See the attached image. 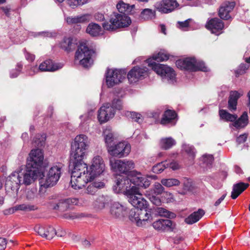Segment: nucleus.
Returning <instances> with one entry per match:
<instances>
[{
    "mask_svg": "<svg viewBox=\"0 0 250 250\" xmlns=\"http://www.w3.org/2000/svg\"><path fill=\"white\" fill-rule=\"evenodd\" d=\"M113 189L116 193L123 192L132 206L143 207L146 205V200L143 197L139 188L134 186H131L129 178L126 176L119 175Z\"/></svg>",
    "mask_w": 250,
    "mask_h": 250,
    "instance_id": "nucleus-1",
    "label": "nucleus"
},
{
    "mask_svg": "<svg viewBox=\"0 0 250 250\" xmlns=\"http://www.w3.org/2000/svg\"><path fill=\"white\" fill-rule=\"evenodd\" d=\"M83 159H71L70 167L71 169L70 184L74 189L82 188L88 182L93 180L87 165L83 161Z\"/></svg>",
    "mask_w": 250,
    "mask_h": 250,
    "instance_id": "nucleus-2",
    "label": "nucleus"
},
{
    "mask_svg": "<svg viewBox=\"0 0 250 250\" xmlns=\"http://www.w3.org/2000/svg\"><path fill=\"white\" fill-rule=\"evenodd\" d=\"M122 108V103L119 98H114L111 105L106 104L103 105L98 111V118L101 123H105L112 118L115 115V110Z\"/></svg>",
    "mask_w": 250,
    "mask_h": 250,
    "instance_id": "nucleus-3",
    "label": "nucleus"
},
{
    "mask_svg": "<svg viewBox=\"0 0 250 250\" xmlns=\"http://www.w3.org/2000/svg\"><path fill=\"white\" fill-rule=\"evenodd\" d=\"M122 108V103L119 98H114L111 105L106 104L103 105L98 111V118L101 123H105L112 118L115 115V110Z\"/></svg>",
    "mask_w": 250,
    "mask_h": 250,
    "instance_id": "nucleus-4",
    "label": "nucleus"
},
{
    "mask_svg": "<svg viewBox=\"0 0 250 250\" xmlns=\"http://www.w3.org/2000/svg\"><path fill=\"white\" fill-rule=\"evenodd\" d=\"M131 23V20L125 14L113 13L111 15L109 22L103 23V27L105 30L113 31L118 28L128 26Z\"/></svg>",
    "mask_w": 250,
    "mask_h": 250,
    "instance_id": "nucleus-5",
    "label": "nucleus"
},
{
    "mask_svg": "<svg viewBox=\"0 0 250 250\" xmlns=\"http://www.w3.org/2000/svg\"><path fill=\"white\" fill-rule=\"evenodd\" d=\"M89 146L86 136L77 135L71 144V156L72 159H83Z\"/></svg>",
    "mask_w": 250,
    "mask_h": 250,
    "instance_id": "nucleus-6",
    "label": "nucleus"
},
{
    "mask_svg": "<svg viewBox=\"0 0 250 250\" xmlns=\"http://www.w3.org/2000/svg\"><path fill=\"white\" fill-rule=\"evenodd\" d=\"M146 205L143 207L133 206L135 208L131 209L129 212V219L136 223L138 227H143L147 223L150 222L151 215L149 213L146 208L147 207V202L146 200Z\"/></svg>",
    "mask_w": 250,
    "mask_h": 250,
    "instance_id": "nucleus-7",
    "label": "nucleus"
},
{
    "mask_svg": "<svg viewBox=\"0 0 250 250\" xmlns=\"http://www.w3.org/2000/svg\"><path fill=\"white\" fill-rule=\"evenodd\" d=\"M93 51L85 43H80L75 53V62L78 61L80 65L85 68L90 67L93 63L91 56Z\"/></svg>",
    "mask_w": 250,
    "mask_h": 250,
    "instance_id": "nucleus-8",
    "label": "nucleus"
},
{
    "mask_svg": "<svg viewBox=\"0 0 250 250\" xmlns=\"http://www.w3.org/2000/svg\"><path fill=\"white\" fill-rule=\"evenodd\" d=\"M62 168V164L60 163L52 167L47 172L46 177L40 179L41 187L46 188L56 185L60 178Z\"/></svg>",
    "mask_w": 250,
    "mask_h": 250,
    "instance_id": "nucleus-9",
    "label": "nucleus"
},
{
    "mask_svg": "<svg viewBox=\"0 0 250 250\" xmlns=\"http://www.w3.org/2000/svg\"><path fill=\"white\" fill-rule=\"evenodd\" d=\"M148 65L158 75L162 80L167 81L169 83H173L175 81V73L170 67L167 65L157 63L155 62H150L148 60Z\"/></svg>",
    "mask_w": 250,
    "mask_h": 250,
    "instance_id": "nucleus-10",
    "label": "nucleus"
},
{
    "mask_svg": "<svg viewBox=\"0 0 250 250\" xmlns=\"http://www.w3.org/2000/svg\"><path fill=\"white\" fill-rule=\"evenodd\" d=\"M88 202L87 197H81L79 199L76 198H68L59 200L58 202H52L50 204V207L53 209L63 211L69 208V205L70 204L83 205H86Z\"/></svg>",
    "mask_w": 250,
    "mask_h": 250,
    "instance_id": "nucleus-11",
    "label": "nucleus"
},
{
    "mask_svg": "<svg viewBox=\"0 0 250 250\" xmlns=\"http://www.w3.org/2000/svg\"><path fill=\"white\" fill-rule=\"evenodd\" d=\"M176 65L181 69H185L191 71L201 70L206 72L208 68L202 62H197L193 58H186L185 60H179L176 61Z\"/></svg>",
    "mask_w": 250,
    "mask_h": 250,
    "instance_id": "nucleus-12",
    "label": "nucleus"
},
{
    "mask_svg": "<svg viewBox=\"0 0 250 250\" xmlns=\"http://www.w3.org/2000/svg\"><path fill=\"white\" fill-rule=\"evenodd\" d=\"M131 150L130 144L126 142H119L117 144H113L109 146L107 148L108 153L113 156L118 158H122L127 156Z\"/></svg>",
    "mask_w": 250,
    "mask_h": 250,
    "instance_id": "nucleus-13",
    "label": "nucleus"
},
{
    "mask_svg": "<svg viewBox=\"0 0 250 250\" xmlns=\"http://www.w3.org/2000/svg\"><path fill=\"white\" fill-rule=\"evenodd\" d=\"M110 166L113 171L125 174L134 168V163L131 160L110 159Z\"/></svg>",
    "mask_w": 250,
    "mask_h": 250,
    "instance_id": "nucleus-14",
    "label": "nucleus"
},
{
    "mask_svg": "<svg viewBox=\"0 0 250 250\" xmlns=\"http://www.w3.org/2000/svg\"><path fill=\"white\" fill-rule=\"evenodd\" d=\"M126 73L122 69H107L106 73V83L108 87H113L115 84L122 82L125 79Z\"/></svg>",
    "mask_w": 250,
    "mask_h": 250,
    "instance_id": "nucleus-15",
    "label": "nucleus"
},
{
    "mask_svg": "<svg viewBox=\"0 0 250 250\" xmlns=\"http://www.w3.org/2000/svg\"><path fill=\"white\" fill-rule=\"evenodd\" d=\"M43 160L44 156L41 149H33L29 154V159L27 161V166L28 167L39 170L43 164Z\"/></svg>",
    "mask_w": 250,
    "mask_h": 250,
    "instance_id": "nucleus-16",
    "label": "nucleus"
},
{
    "mask_svg": "<svg viewBox=\"0 0 250 250\" xmlns=\"http://www.w3.org/2000/svg\"><path fill=\"white\" fill-rule=\"evenodd\" d=\"M20 174L21 181V184L26 186L30 185L36 179L40 174L39 170L34 169L32 167H28L26 166V168L23 171L19 172Z\"/></svg>",
    "mask_w": 250,
    "mask_h": 250,
    "instance_id": "nucleus-17",
    "label": "nucleus"
},
{
    "mask_svg": "<svg viewBox=\"0 0 250 250\" xmlns=\"http://www.w3.org/2000/svg\"><path fill=\"white\" fill-rule=\"evenodd\" d=\"M89 169L91 174L93 176V179L104 171L105 164L101 156H96L93 158Z\"/></svg>",
    "mask_w": 250,
    "mask_h": 250,
    "instance_id": "nucleus-18",
    "label": "nucleus"
},
{
    "mask_svg": "<svg viewBox=\"0 0 250 250\" xmlns=\"http://www.w3.org/2000/svg\"><path fill=\"white\" fill-rule=\"evenodd\" d=\"M147 75V68L135 66L128 73L127 78L130 83H133L144 78Z\"/></svg>",
    "mask_w": 250,
    "mask_h": 250,
    "instance_id": "nucleus-19",
    "label": "nucleus"
},
{
    "mask_svg": "<svg viewBox=\"0 0 250 250\" xmlns=\"http://www.w3.org/2000/svg\"><path fill=\"white\" fill-rule=\"evenodd\" d=\"M153 228L160 231H174L176 229V224L168 219H159L153 222Z\"/></svg>",
    "mask_w": 250,
    "mask_h": 250,
    "instance_id": "nucleus-20",
    "label": "nucleus"
},
{
    "mask_svg": "<svg viewBox=\"0 0 250 250\" xmlns=\"http://www.w3.org/2000/svg\"><path fill=\"white\" fill-rule=\"evenodd\" d=\"M178 5L176 0H162L157 2L155 6L159 11L163 13H168L175 10Z\"/></svg>",
    "mask_w": 250,
    "mask_h": 250,
    "instance_id": "nucleus-21",
    "label": "nucleus"
},
{
    "mask_svg": "<svg viewBox=\"0 0 250 250\" xmlns=\"http://www.w3.org/2000/svg\"><path fill=\"white\" fill-rule=\"evenodd\" d=\"M21 178L20 174L18 171H15L12 173L6 180V188L13 191L18 190L20 186L21 185Z\"/></svg>",
    "mask_w": 250,
    "mask_h": 250,
    "instance_id": "nucleus-22",
    "label": "nucleus"
},
{
    "mask_svg": "<svg viewBox=\"0 0 250 250\" xmlns=\"http://www.w3.org/2000/svg\"><path fill=\"white\" fill-rule=\"evenodd\" d=\"M34 230L40 236L47 239H52L56 233L54 228L49 226L37 225L35 227Z\"/></svg>",
    "mask_w": 250,
    "mask_h": 250,
    "instance_id": "nucleus-23",
    "label": "nucleus"
},
{
    "mask_svg": "<svg viewBox=\"0 0 250 250\" xmlns=\"http://www.w3.org/2000/svg\"><path fill=\"white\" fill-rule=\"evenodd\" d=\"M206 27L210 30L212 33L219 35L223 29L224 24L221 20L218 18L210 19L206 24Z\"/></svg>",
    "mask_w": 250,
    "mask_h": 250,
    "instance_id": "nucleus-24",
    "label": "nucleus"
},
{
    "mask_svg": "<svg viewBox=\"0 0 250 250\" xmlns=\"http://www.w3.org/2000/svg\"><path fill=\"white\" fill-rule=\"evenodd\" d=\"M235 5L234 1H226L220 6L219 16L222 19L228 20L230 18L229 13L231 11Z\"/></svg>",
    "mask_w": 250,
    "mask_h": 250,
    "instance_id": "nucleus-25",
    "label": "nucleus"
},
{
    "mask_svg": "<svg viewBox=\"0 0 250 250\" xmlns=\"http://www.w3.org/2000/svg\"><path fill=\"white\" fill-rule=\"evenodd\" d=\"M130 181V185L133 184L134 186H138L146 188L150 185V181L146 176H143L140 173H138L135 176H132L129 178Z\"/></svg>",
    "mask_w": 250,
    "mask_h": 250,
    "instance_id": "nucleus-26",
    "label": "nucleus"
},
{
    "mask_svg": "<svg viewBox=\"0 0 250 250\" xmlns=\"http://www.w3.org/2000/svg\"><path fill=\"white\" fill-rule=\"evenodd\" d=\"M62 64L54 63L51 60H47L41 63L39 69L41 71H54L62 67Z\"/></svg>",
    "mask_w": 250,
    "mask_h": 250,
    "instance_id": "nucleus-27",
    "label": "nucleus"
},
{
    "mask_svg": "<svg viewBox=\"0 0 250 250\" xmlns=\"http://www.w3.org/2000/svg\"><path fill=\"white\" fill-rule=\"evenodd\" d=\"M249 123V117L247 112L244 111L242 115L236 119L231 124H229V127H234L236 129L244 128Z\"/></svg>",
    "mask_w": 250,
    "mask_h": 250,
    "instance_id": "nucleus-28",
    "label": "nucleus"
},
{
    "mask_svg": "<svg viewBox=\"0 0 250 250\" xmlns=\"http://www.w3.org/2000/svg\"><path fill=\"white\" fill-rule=\"evenodd\" d=\"M126 212V208L118 202L113 203L110 208V214L115 218H121Z\"/></svg>",
    "mask_w": 250,
    "mask_h": 250,
    "instance_id": "nucleus-29",
    "label": "nucleus"
},
{
    "mask_svg": "<svg viewBox=\"0 0 250 250\" xmlns=\"http://www.w3.org/2000/svg\"><path fill=\"white\" fill-rule=\"evenodd\" d=\"M109 201V198L108 196L103 195H100L94 200L92 203V206L97 211L102 210L105 208L106 205H108Z\"/></svg>",
    "mask_w": 250,
    "mask_h": 250,
    "instance_id": "nucleus-30",
    "label": "nucleus"
},
{
    "mask_svg": "<svg viewBox=\"0 0 250 250\" xmlns=\"http://www.w3.org/2000/svg\"><path fill=\"white\" fill-rule=\"evenodd\" d=\"M176 117L177 114L174 111L168 109L164 113L161 123L162 125L170 124L172 125H175L176 122Z\"/></svg>",
    "mask_w": 250,
    "mask_h": 250,
    "instance_id": "nucleus-31",
    "label": "nucleus"
},
{
    "mask_svg": "<svg viewBox=\"0 0 250 250\" xmlns=\"http://www.w3.org/2000/svg\"><path fill=\"white\" fill-rule=\"evenodd\" d=\"M242 95L236 91H232L230 92L228 101V109L231 112L237 109V101Z\"/></svg>",
    "mask_w": 250,
    "mask_h": 250,
    "instance_id": "nucleus-32",
    "label": "nucleus"
},
{
    "mask_svg": "<svg viewBox=\"0 0 250 250\" xmlns=\"http://www.w3.org/2000/svg\"><path fill=\"white\" fill-rule=\"evenodd\" d=\"M249 186L248 183L240 182L233 185L231 191V197L235 199L237 197L244 191Z\"/></svg>",
    "mask_w": 250,
    "mask_h": 250,
    "instance_id": "nucleus-33",
    "label": "nucleus"
},
{
    "mask_svg": "<svg viewBox=\"0 0 250 250\" xmlns=\"http://www.w3.org/2000/svg\"><path fill=\"white\" fill-rule=\"evenodd\" d=\"M205 211L202 209H199L197 211H194L188 217H187L185 221L189 225H192L198 222L205 214Z\"/></svg>",
    "mask_w": 250,
    "mask_h": 250,
    "instance_id": "nucleus-34",
    "label": "nucleus"
},
{
    "mask_svg": "<svg viewBox=\"0 0 250 250\" xmlns=\"http://www.w3.org/2000/svg\"><path fill=\"white\" fill-rule=\"evenodd\" d=\"M86 32L92 37H97L102 34V28L97 23H89L86 30Z\"/></svg>",
    "mask_w": 250,
    "mask_h": 250,
    "instance_id": "nucleus-35",
    "label": "nucleus"
},
{
    "mask_svg": "<svg viewBox=\"0 0 250 250\" xmlns=\"http://www.w3.org/2000/svg\"><path fill=\"white\" fill-rule=\"evenodd\" d=\"M76 46V44L73 42L71 38H64L60 43V47L67 52L73 50Z\"/></svg>",
    "mask_w": 250,
    "mask_h": 250,
    "instance_id": "nucleus-36",
    "label": "nucleus"
},
{
    "mask_svg": "<svg viewBox=\"0 0 250 250\" xmlns=\"http://www.w3.org/2000/svg\"><path fill=\"white\" fill-rule=\"evenodd\" d=\"M176 144V141L171 137L164 138L161 139L160 146L164 149L167 150Z\"/></svg>",
    "mask_w": 250,
    "mask_h": 250,
    "instance_id": "nucleus-37",
    "label": "nucleus"
},
{
    "mask_svg": "<svg viewBox=\"0 0 250 250\" xmlns=\"http://www.w3.org/2000/svg\"><path fill=\"white\" fill-rule=\"evenodd\" d=\"M219 115L221 119L224 120L227 122H231L232 123L238 118L236 114H230L227 110L224 109H221L219 110Z\"/></svg>",
    "mask_w": 250,
    "mask_h": 250,
    "instance_id": "nucleus-38",
    "label": "nucleus"
},
{
    "mask_svg": "<svg viewBox=\"0 0 250 250\" xmlns=\"http://www.w3.org/2000/svg\"><path fill=\"white\" fill-rule=\"evenodd\" d=\"M103 133L104 135L105 143L106 145L107 148H108L109 146H111L114 144L113 143L114 139L113 134L112 131L108 128H106L104 131Z\"/></svg>",
    "mask_w": 250,
    "mask_h": 250,
    "instance_id": "nucleus-39",
    "label": "nucleus"
},
{
    "mask_svg": "<svg viewBox=\"0 0 250 250\" xmlns=\"http://www.w3.org/2000/svg\"><path fill=\"white\" fill-rule=\"evenodd\" d=\"M125 115L126 117L131 119L138 123L142 122L143 118L141 114L133 111H126Z\"/></svg>",
    "mask_w": 250,
    "mask_h": 250,
    "instance_id": "nucleus-40",
    "label": "nucleus"
},
{
    "mask_svg": "<svg viewBox=\"0 0 250 250\" xmlns=\"http://www.w3.org/2000/svg\"><path fill=\"white\" fill-rule=\"evenodd\" d=\"M156 212L161 216L166 217L170 219L174 218L176 217V214L174 213L163 208H158L156 209Z\"/></svg>",
    "mask_w": 250,
    "mask_h": 250,
    "instance_id": "nucleus-41",
    "label": "nucleus"
},
{
    "mask_svg": "<svg viewBox=\"0 0 250 250\" xmlns=\"http://www.w3.org/2000/svg\"><path fill=\"white\" fill-rule=\"evenodd\" d=\"M140 16L145 20L152 19L155 16V11L151 9L146 8L141 12Z\"/></svg>",
    "mask_w": 250,
    "mask_h": 250,
    "instance_id": "nucleus-42",
    "label": "nucleus"
},
{
    "mask_svg": "<svg viewBox=\"0 0 250 250\" xmlns=\"http://www.w3.org/2000/svg\"><path fill=\"white\" fill-rule=\"evenodd\" d=\"M162 184L167 187H171L172 186H178L180 182L175 178L163 179L161 180Z\"/></svg>",
    "mask_w": 250,
    "mask_h": 250,
    "instance_id": "nucleus-43",
    "label": "nucleus"
},
{
    "mask_svg": "<svg viewBox=\"0 0 250 250\" xmlns=\"http://www.w3.org/2000/svg\"><path fill=\"white\" fill-rule=\"evenodd\" d=\"M167 161L159 163L152 167V170L154 173H160L162 172L165 168L168 167V164L166 163Z\"/></svg>",
    "mask_w": 250,
    "mask_h": 250,
    "instance_id": "nucleus-44",
    "label": "nucleus"
},
{
    "mask_svg": "<svg viewBox=\"0 0 250 250\" xmlns=\"http://www.w3.org/2000/svg\"><path fill=\"white\" fill-rule=\"evenodd\" d=\"M46 140V136L44 134H37L33 140L35 145L40 147L42 146Z\"/></svg>",
    "mask_w": 250,
    "mask_h": 250,
    "instance_id": "nucleus-45",
    "label": "nucleus"
},
{
    "mask_svg": "<svg viewBox=\"0 0 250 250\" xmlns=\"http://www.w3.org/2000/svg\"><path fill=\"white\" fill-rule=\"evenodd\" d=\"M183 149L187 153V154L193 159L195 156V151L194 147L189 145H183Z\"/></svg>",
    "mask_w": 250,
    "mask_h": 250,
    "instance_id": "nucleus-46",
    "label": "nucleus"
},
{
    "mask_svg": "<svg viewBox=\"0 0 250 250\" xmlns=\"http://www.w3.org/2000/svg\"><path fill=\"white\" fill-rule=\"evenodd\" d=\"M168 58L169 57L167 54L161 52H159L157 54L153 55L152 57L153 59L157 62L167 61L168 59Z\"/></svg>",
    "mask_w": 250,
    "mask_h": 250,
    "instance_id": "nucleus-47",
    "label": "nucleus"
},
{
    "mask_svg": "<svg viewBox=\"0 0 250 250\" xmlns=\"http://www.w3.org/2000/svg\"><path fill=\"white\" fill-rule=\"evenodd\" d=\"M22 67V65L21 63H18L17 65V68L12 69L10 72V76L11 78H15L18 77L21 73V70Z\"/></svg>",
    "mask_w": 250,
    "mask_h": 250,
    "instance_id": "nucleus-48",
    "label": "nucleus"
},
{
    "mask_svg": "<svg viewBox=\"0 0 250 250\" xmlns=\"http://www.w3.org/2000/svg\"><path fill=\"white\" fill-rule=\"evenodd\" d=\"M116 7L120 13V14H125V13L128 10L129 5L121 1L117 4Z\"/></svg>",
    "mask_w": 250,
    "mask_h": 250,
    "instance_id": "nucleus-49",
    "label": "nucleus"
},
{
    "mask_svg": "<svg viewBox=\"0 0 250 250\" xmlns=\"http://www.w3.org/2000/svg\"><path fill=\"white\" fill-rule=\"evenodd\" d=\"M191 21V19H188L184 21H178L177 26L182 30H187L189 26V22Z\"/></svg>",
    "mask_w": 250,
    "mask_h": 250,
    "instance_id": "nucleus-50",
    "label": "nucleus"
},
{
    "mask_svg": "<svg viewBox=\"0 0 250 250\" xmlns=\"http://www.w3.org/2000/svg\"><path fill=\"white\" fill-rule=\"evenodd\" d=\"M92 19V16L89 14H85L78 16V23L88 22Z\"/></svg>",
    "mask_w": 250,
    "mask_h": 250,
    "instance_id": "nucleus-51",
    "label": "nucleus"
},
{
    "mask_svg": "<svg viewBox=\"0 0 250 250\" xmlns=\"http://www.w3.org/2000/svg\"><path fill=\"white\" fill-rule=\"evenodd\" d=\"M153 191L156 195H160L164 191V188L161 184L155 183L154 185Z\"/></svg>",
    "mask_w": 250,
    "mask_h": 250,
    "instance_id": "nucleus-52",
    "label": "nucleus"
},
{
    "mask_svg": "<svg viewBox=\"0 0 250 250\" xmlns=\"http://www.w3.org/2000/svg\"><path fill=\"white\" fill-rule=\"evenodd\" d=\"M202 161L207 166L211 165L213 161V157L212 155H204L202 157Z\"/></svg>",
    "mask_w": 250,
    "mask_h": 250,
    "instance_id": "nucleus-53",
    "label": "nucleus"
},
{
    "mask_svg": "<svg viewBox=\"0 0 250 250\" xmlns=\"http://www.w3.org/2000/svg\"><path fill=\"white\" fill-rule=\"evenodd\" d=\"M17 210H32L34 209L33 206H29L26 204H22L15 207Z\"/></svg>",
    "mask_w": 250,
    "mask_h": 250,
    "instance_id": "nucleus-54",
    "label": "nucleus"
},
{
    "mask_svg": "<svg viewBox=\"0 0 250 250\" xmlns=\"http://www.w3.org/2000/svg\"><path fill=\"white\" fill-rule=\"evenodd\" d=\"M66 2L67 3L73 8L78 5L84 4V2H82V0H67Z\"/></svg>",
    "mask_w": 250,
    "mask_h": 250,
    "instance_id": "nucleus-55",
    "label": "nucleus"
},
{
    "mask_svg": "<svg viewBox=\"0 0 250 250\" xmlns=\"http://www.w3.org/2000/svg\"><path fill=\"white\" fill-rule=\"evenodd\" d=\"M249 68V66L245 64H241L239 68L236 70V73L237 75H242L244 74L246 70Z\"/></svg>",
    "mask_w": 250,
    "mask_h": 250,
    "instance_id": "nucleus-56",
    "label": "nucleus"
},
{
    "mask_svg": "<svg viewBox=\"0 0 250 250\" xmlns=\"http://www.w3.org/2000/svg\"><path fill=\"white\" fill-rule=\"evenodd\" d=\"M66 21L69 24L78 23V16L68 17L66 18Z\"/></svg>",
    "mask_w": 250,
    "mask_h": 250,
    "instance_id": "nucleus-57",
    "label": "nucleus"
},
{
    "mask_svg": "<svg viewBox=\"0 0 250 250\" xmlns=\"http://www.w3.org/2000/svg\"><path fill=\"white\" fill-rule=\"evenodd\" d=\"M36 190L31 189L28 190L26 192V197L29 200L34 199L36 197Z\"/></svg>",
    "mask_w": 250,
    "mask_h": 250,
    "instance_id": "nucleus-58",
    "label": "nucleus"
},
{
    "mask_svg": "<svg viewBox=\"0 0 250 250\" xmlns=\"http://www.w3.org/2000/svg\"><path fill=\"white\" fill-rule=\"evenodd\" d=\"M247 137L248 135L246 133L240 135L239 137L237 138L236 142L239 144L243 143L246 141Z\"/></svg>",
    "mask_w": 250,
    "mask_h": 250,
    "instance_id": "nucleus-59",
    "label": "nucleus"
},
{
    "mask_svg": "<svg viewBox=\"0 0 250 250\" xmlns=\"http://www.w3.org/2000/svg\"><path fill=\"white\" fill-rule=\"evenodd\" d=\"M94 19L99 21H104V16L103 13L100 12L96 13L94 15Z\"/></svg>",
    "mask_w": 250,
    "mask_h": 250,
    "instance_id": "nucleus-60",
    "label": "nucleus"
},
{
    "mask_svg": "<svg viewBox=\"0 0 250 250\" xmlns=\"http://www.w3.org/2000/svg\"><path fill=\"white\" fill-rule=\"evenodd\" d=\"M96 191V188L94 187L92 184H90L86 188V192L88 194H94Z\"/></svg>",
    "mask_w": 250,
    "mask_h": 250,
    "instance_id": "nucleus-61",
    "label": "nucleus"
},
{
    "mask_svg": "<svg viewBox=\"0 0 250 250\" xmlns=\"http://www.w3.org/2000/svg\"><path fill=\"white\" fill-rule=\"evenodd\" d=\"M7 245V240L5 238L0 237V250H3L5 249Z\"/></svg>",
    "mask_w": 250,
    "mask_h": 250,
    "instance_id": "nucleus-62",
    "label": "nucleus"
},
{
    "mask_svg": "<svg viewBox=\"0 0 250 250\" xmlns=\"http://www.w3.org/2000/svg\"><path fill=\"white\" fill-rule=\"evenodd\" d=\"M91 184L96 188V190L103 188L104 186V183L102 182H94Z\"/></svg>",
    "mask_w": 250,
    "mask_h": 250,
    "instance_id": "nucleus-63",
    "label": "nucleus"
},
{
    "mask_svg": "<svg viewBox=\"0 0 250 250\" xmlns=\"http://www.w3.org/2000/svg\"><path fill=\"white\" fill-rule=\"evenodd\" d=\"M25 57L26 59L29 62L34 61L35 58V56L34 54H31L27 52L25 53Z\"/></svg>",
    "mask_w": 250,
    "mask_h": 250,
    "instance_id": "nucleus-64",
    "label": "nucleus"
}]
</instances>
